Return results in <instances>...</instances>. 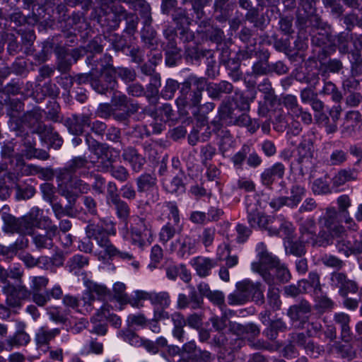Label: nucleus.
Returning a JSON list of instances; mask_svg holds the SVG:
<instances>
[{
    "label": "nucleus",
    "mask_w": 362,
    "mask_h": 362,
    "mask_svg": "<svg viewBox=\"0 0 362 362\" xmlns=\"http://www.w3.org/2000/svg\"><path fill=\"white\" fill-rule=\"evenodd\" d=\"M132 244L143 247L153 241L152 226L151 222L145 218L138 217L131 227Z\"/></svg>",
    "instance_id": "obj_9"
},
{
    "label": "nucleus",
    "mask_w": 362,
    "mask_h": 362,
    "mask_svg": "<svg viewBox=\"0 0 362 362\" xmlns=\"http://www.w3.org/2000/svg\"><path fill=\"white\" fill-rule=\"evenodd\" d=\"M86 289L81 296L84 311L91 313L94 308L93 303L96 300L104 301L110 294V290L103 284H99L93 281H84Z\"/></svg>",
    "instance_id": "obj_7"
},
{
    "label": "nucleus",
    "mask_w": 362,
    "mask_h": 362,
    "mask_svg": "<svg viewBox=\"0 0 362 362\" xmlns=\"http://www.w3.org/2000/svg\"><path fill=\"white\" fill-rule=\"evenodd\" d=\"M196 248V240L189 235H184L178 238L170 244L169 250L175 252L180 257L190 255Z\"/></svg>",
    "instance_id": "obj_12"
},
{
    "label": "nucleus",
    "mask_w": 362,
    "mask_h": 362,
    "mask_svg": "<svg viewBox=\"0 0 362 362\" xmlns=\"http://www.w3.org/2000/svg\"><path fill=\"white\" fill-rule=\"evenodd\" d=\"M342 63L337 59H329L327 62L322 63L320 65L321 75L327 77L329 72L338 73L342 69Z\"/></svg>",
    "instance_id": "obj_44"
},
{
    "label": "nucleus",
    "mask_w": 362,
    "mask_h": 362,
    "mask_svg": "<svg viewBox=\"0 0 362 362\" xmlns=\"http://www.w3.org/2000/svg\"><path fill=\"white\" fill-rule=\"evenodd\" d=\"M298 204V202L293 200L291 197H281L274 199H272L269 203V205L272 208L278 210L281 207L284 206H287L291 208H293L297 206Z\"/></svg>",
    "instance_id": "obj_55"
},
{
    "label": "nucleus",
    "mask_w": 362,
    "mask_h": 362,
    "mask_svg": "<svg viewBox=\"0 0 362 362\" xmlns=\"http://www.w3.org/2000/svg\"><path fill=\"white\" fill-rule=\"evenodd\" d=\"M188 288L190 290L189 293V300L192 305V308L194 310L202 308L204 305V298L198 291H196L194 286H189Z\"/></svg>",
    "instance_id": "obj_59"
},
{
    "label": "nucleus",
    "mask_w": 362,
    "mask_h": 362,
    "mask_svg": "<svg viewBox=\"0 0 362 362\" xmlns=\"http://www.w3.org/2000/svg\"><path fill=\"white\" fill-rule=\"evenodd\" d=\"M307 281H299L298 285H289L284 287V292L287 296L296 297L300 293L307 292Z\"/></svg>",
    "instance_id": "obj_60"
},
{
    "label": "nucleus",
    "mask_w": 362,
    "mask_h": 362,
    "mask_svg": "<svg viewBox=\"0 0 362 362\" xmlns=\"http://www.w3.org/2000/svg\"><path fill=\"white\" fill-rule=\"evenodd\" d=\"M362 242L361 240H356L353 244L351 242L344 240V238H337L336 240V245L339 250V251H343L346 256L351 254H361L362 252H355V247L356 243Z\"/></svg>",
    "instance_id": "obj_47"
},
{
    "label": "nucleus",
    "mask_w": 362,
    "mask_h": 362,
    "mask_svg": "<svg viewBox=\"0 0 362 362\" xmlns=\"http://www.w3.org/2000/svg\"><path fill=\"white\" fill-rule=\"evenodd\" d=\"M122 158L127 162L135 173L141 171L146 163V159L138 151L132 146H128L123 149Z\"/></svg>",
    "instance_id": "obj_22"
},
{
    "label": "nucleus",
    "mask_w": 362,
    "mask_h": 362,
    "mask_svg": "<svg viewBox=\"0 0 362 362\" xmlns=\"http://www.w3.org/2000/svg\"><path fill=\"white\" fill-rule=\"evenodd\" d=\"M42 111L35 107L30 111L25 112L22 117V122L28 127L33 133L40 134V129L45 127L46 125L42 123Z\"/></svg>",
    "instance_id": "obj_23"
},
{
    "label": "nucleus",
    "mask_w": 362,
    "mask_h": 362,
    "mask_svg": "<svg viewBox=\"0 0 362 362\" xmlns=\"http://www.w3.org/2000/svg\"><path fill=\"white\" fill-rule=\"evenodd\" d=\"M312 310L310 303L305 300H301L298 303L291 305L288 311L287 315L293 322L300 321L305 322L308 317V315Z\"/></svg>",
    "instance_id": "obj_21"
},
{
    "label": "nucleus",
    "mask_w": 362,
    "mask_h": 362,
    "mask_svg": "<svg viewBox=\"0 0 362 362\" xmlns=\"http://www.w3.org/2000/svg\"><path fill=\"white\" fill-rule=\"evenodd\" d=\"M64 124L70 133L79 135L83 132L85 127L90 126L91 116L87 114L72 115L66 119Z\"/></svg>",
    "instance_id": "obj_15"
},
{
    "label": "nucleus",
    "mask_w": 362,
    "mask_h": 362,
    "mask_svg": "<svg viewBox=\"0 0 362 362\" xmlns=\"http://www.w3.org/2000/svg\"><path fill=\"white\" fill-rule=\"evenodd\" d=\"M107 7L110 9L111 13L105 18L107 21V26L109 29L115 30L119 27L122 20H124L129 13L119 4L114 3Z\"/></svg>",
    "instance_id": "obj_25"
},
{
    "label": "nucleus",
    "mask_w": 362,
    "mask_h": 362,
    "mask_svg": "<svg viewBox=\"0 0 362 362\" xmlns=\"http://www.w3.org/2000/svg\"><path fill=\"white\" fill-rule=\"evenodd\" d=\"M88 160L86 157L78 156L72 158L66 165L62 168L59 169L57 175H61L66 172L69 176L75 175V173L81 169H88Z\"/></svg>",
    "instance_id": "obj_31"
},
{
    "label": "nucleus",
    "mask_w": 362,
    "mask_h": 362,
    "mask_svg": "<svg viewBox=\"0 0 362 362\" xmlns=\"http://www.w3.org/2000/svg\"><path fill=\"white\" fill-rule=\"evenodd\" d=\"M338 213L334 207L327 208L325 215L320 218L321 223L329 230L341 233L344 232L342 226H337Z\"/></svg>",
    "instance_id": "obj_30"
},
{
    "label": "nucleus",
    "mask_w": 362,
    "mask_h": 362,
    "mask_svg": "<svg viewBox=\"0 0 362 362\" xmlns=\"http://www.w3.org/2000/svg\"><path fill=\"white\" fill-rule=\"evenodd\" d=\"M235 287V291L228 296L229 305H243L250 300L257 304H262L264 302V288L261 283L244 279L238 282Z\"/></svg>",
    "instance_id": "obj_5"
},
{
    "label": "nucleus",
    "mask_w": 362,
    "mask_h": 362,
    "mask_svg": "<svg viewBox=\"0 0 362 362\" xmlns=\"http://www.w3.org/2000/svg\"><path fill=\"white\" fill-rule=\"evenodd\" d=\"M183 230V226H175L168 221L162 228L159 232V240L163 245H165L170 240L175 237L176 234H180Z\"/></svg>",
    "instance_id": "obj_34"
},
{
    "label": "nucleus",
    "mask_w": 362,
    "mask_h": 362,
    "mask_svg": "<svg viewBox=\"0 0 362 362\" xmlns=\"http://www.w3.org/2000/svg\"><path fill=\"white\" fill-rule=\"evenodd\" d=\"M117 81L113 74L110 71L101 73L100 78L91 81L92 88L100 94H105L108 91H112L117 86Z\"/></svg>",
    "instance_id": "obj_19"
},
{
    "label": "nucleus",
    "mask_w": 362,
    "mask_h": 362,
    "mask_svg": "<svg viewBox=\"0 0 362 362\" xmlns=\"http://www.w3.org/2000/svg\"><path fill=\"white\" fill-rule=\"evenodd\" d=\"M232 124L247 127L250 131L252 132H255L258 128V125H257L255 122H253L250 117L246 113H242L239 115H237Z\"/></svg>",
    "instance_id": "obj_50"
},
{
    "label": "nucleus",
    "mask_w": 362,
    "mask_h": 362,
    "mask_svg": "<svg viewBox=\"0 0 362 362\" xmlns=\"http://www.w3.org/2000/svg\"><path fill=\"white\" fill-rule=\"evenodd\" d=\"M304 243L293 241V239L285 241V247L287 253L300 257L305 253Z\"/></svg>",
    "instance_id": "obj_45"
},
{
    "label": "nucleus",
    "mask_w": 362,
    "mask_h": 362,
    "mask_svg": "<svg viewBox=\"0 0 362 362\" xmlns=\"http://www.w3.org/2000/svg\"><path fill=\"white\" fill-rule=\"evenodd\" d=\"M139 192H144L152 189L157 183V179L154 174L144 173L139 176L136 180Z\"/></svg>",
    "instance_id": "obj_37"
},
{
    "label": "nucleus",
    "mask_w": 362,
    "mask_h": 362,
    "mask_svg": "<svg viewBox=\"0 0 362 362\" xmlns=\"http://www.w3.org/2000/svg\"><path fill=\"white\" fill-rule=\"evenodd\" d=\"M30 288L32 293L40 292L43 288H45L48 284V279L45 276H33L30 277Z\"/></svg>",
    "instance_id": "obj_61"
},
{
    "label": "nucleus",
    "mask_w": 362,
    "mask_h": 362,
    "mask_svg": "<svg viewBox=\"0 0 362 362\" xmlns=\"http://www.w3.org/2000/svg\"><path fill=\"white\" fill-rule=\"evenodd\" d=\"M62 303L66 307L71 308L76 310L77 312H79L84 315L88 313L86 311H84V308L83 307V301L81 300V298L79 300L76 296L67 294L63 297Z\"/></svg>",
    "instance_id": "obj_46"
},
{
    "label": "nucleus",
    "mask_w": 362,
    "mask_h": 362,
    "mask_svg": "<svg viewBox=\"0 0 362 362\" xmlns=\"http://www.w3.org/2000/svg\"><path fill=\"white\" fill-rule=\"evenodd\" d=\"M358 172L356 168H341L332 177V184L334 187L343 186L346 182L358 180Z\"/></svg>",
    "instance_id": "obj_27"
},
{
    "label": "nucleus",
    "mask_w": 362,
    "mask_h": 362,
    "mask_svg": "<svg viewBox=\"0 0 362 362\" xmlns=\"http://www.w3.org/2000/svg\"><path fill=\"white\" fill-rule=\"evenodd\" d=\"M151 303L157 308L166 309L171 303L170 296L167 291H152Z\"/></svg>",
    "instance_id": "obj_40"
},
{
    "label": "nucleus",
    "mask_w": 362,
    "mask_h": 362,
    "mask_svg": "<svg viewBox=\"0 0 362 362\" xmlns=\"http://www.w3.org/2000/svg\"><path fill=\"white\" fill-rule=\"evenodd\" d=\"M315 223L312 218H307L302 221L300 224L299 231L300 235L299 237L301 243L310 244L313 246H316V233H315Z\"/></svg>",
    "instance_id": "obj_24"
},
{
    "label": "nucleus",
    "mask_w": 362,
    "mask_h": 362,
    "mask_svg": "<svg viewBox=\"0 0 362 362\" xmlns=\"http://www.w3.org/2000/svg\"><path fill=\"white\" fill-rule=\"evenodd\" d=\"M113 74H117L125 83L132 82L136 77V74L134 69L125 67L116 69Z\"/></svg>",
    "instance_id": "obj_63"
},
{
    "label": "nucleus",
    "mask_w": 362,
    "mask_h": 362,
    "mask_svg": "<svg viewBox=\"0 0 362 362\" xmlns=\"http://www.w3.org/2000/svg\"><path fill=\"white\" fill-rule=\"evenodd\" d=\"M2 291L6 296V304L11 308L21 307L23 300L31 297V291L23 282L16 284L7 282L2 287Z\"/></svg>",
    "instance_id": "obj_8"
},
{
    "label": "nucleus",
    "mask_w": 362,
    "mask_h": 362,
    "mask_svg": "<svg viewBox=\"0 0 362 362\" xmlns=\"http://www.w3.org/2000/svg\"><path fill=\"white\" fill-rule=\"evenodd\" d=\"M255 99V94L250 93H236L237 107L242 111H248L250 110V103Z\"/></svg>",
    "instance_id": "obj_48"
},
{
    "label": "nucleus",
    "mask_w": 362,
    "mask_h": 362,
    "mask_svg": "<svg viewBox=\"0 0 362 362\" xmlns=\"http://www.w3.org/2000/svg\"><path fill=\"white\" fill-rule=\"evenodd\" d=\"M174 111L169 104H164L162 107L156 110L154 119L156 123L153 126V133H160L163 129V124L173 119Z\"/></svg>",
    "instance_id": "obj_26"
},
{
    "label": "nucleus",
    "mask_w": 362,
    "mask_h": 362,
    "mask_svg": "<svg viewBox=\"0 0 362 362\" xmlns=\"http://www.w3.org/2000/svg\"><path fill=\"white\" fill-rule=\"evenodd\" d=\"M320 94L331 95L332 99L337 103L340 102L342 99L341 92L338 90L335 84L331 81L325 82L324 87L320 92Z\"/></svg>",
    "instance_id": "obj_52"
},
{
    "label": "nucleus",
    "mask_w": 362,
    "mask_h": 362,
    "mask_svg": "<svg viewBox=\"0 0 362 362\" xmlns=\"http://www.w3.org/2000/svg\"><path fill=\"white\" fill-rule=\"evenodd\" d=\"M258 260L252 263V270L258 273L269 285H273L274 279L270 273L276 269V278L281 282H287L291 279V274L285 264H281L279 258L269 252L264 243H259L256 247Z\"/></svg>",
    "instance_id": "obj_2"
},
{
    "label": "nucleus",
    "mask_w": 362,
    "mask_h": 362,
    "mask_svg": "<svg viewBox=\"0 0 362 362\" xmlns=\"http://www.w3.org/2000/svg\"><path fill=\"white\" fill-rule=\"evenodd\" d=\"M1 155L3 158L8 159L11 164L15 160L17 168H21L25 164L22 155L15 153L14 145L12 143H4L1 146Z\"/></svg>",
    "instance_id": "obj_35"
},
{
    "label": "nucleus",
    "mask_w": 362,
    "mask_h": 362,
    "mask_svg": "<svg viewBox=\"0 0 362 362\" xmlns=\"http://www.w3.org/2000/svg\"><path fill=\"white\" fill-rule=\"evenodd\" d=\"M332 285L339 288L340 294L346 297L349 293H355L358 291L356 284L349 280L341 272H333L331 275Z\"/></svg>",
    "instance_id": "obj_17"
},
{
    "label": "nucleus",
    "mask_w": 362,
    "mask_h": 362,
    "mask_svg": "<svg viewBox=\"0 0 362 362\" xmlns=\"http://www.w3.org/2000/svg\"><path fill=\"white\" fill-rule=\"evenodd\" d=\"M286 171L285 165L281 163H276L269 168H265L260 175L261 183L271 187L277 180L283 179Z\"/></svg>",
    "instance_id": "obj_16"
},
{
    "label": "nucleus",
    "mask_w": 362,
    "mask_h": 362,
    "mask_svg": "<svg viewBox=\"0 0 362 362\" xmlns=\"http://www.w3.org/2000/svg\"><path fill=\"white\" fill-rule=\"evenodd\" d=\"M98 167L102 172H109L112 177L121 182H124L129 178V170L123 165H113L112 163L101 162Z\"/></svg>",
    "instance_id": "obj_29"
},
{
    "label": "nucleus",
    "mask_w": 362,
    "mask_h": 362,
    "mask_svg": "<svg viewBox=\"0 0 362 362\" xmlns=\"http://www.w3.org/2000/svg\"><path fill=\"white\" fill-rule=\"evenodd\" d=\"M55 53L58 59V69L62 72L68 71L72 64L69 52L62 47H57Z\"/></svg>",
    "instance_id": "obj_38"
},
{
    "label": "nucleus",
    "mask_w": 362,
    "mask_h": 362,
    "mask_svg": "<svg viewBox=\"0 0 362 362\" xmlns=\"http://www.w3.org/2000/svg\"><path fill=\"white\" fill-rule=\"evenodd\" d=\"M56 180L59 193L68 200L70 205L75 204L79 194H86L90 189L88 183L75 175L69 176L66 172L56 175Z\"/></svg>",
    "instance_id": "obj_6"
},
{
    "label": "nucleus",
    "mask_w": 362,
    "mask_h": 362,
    "mask_svg": "<svg viewBox=\"0 0 362 362\" xmlns=\"http://www.w3.org/2000/svg\"><path fill=\"white\" fill-rule=\"evenodd\" d=\"M86 233L88 238H93L98 246L103 249V250L98 254L100 260L105 261L107 258L119 257L123 260H132V265L135 269L139 268V262L134 259L132 254L128 252L119 250L111 243L109 238V233L107 230L104 228L102 223H89L86 228Z\"/></svg>",
    "instance_id": "obj_3"
},
{
    "label": "nucleus",
    "mask_w": 362,
    "mask_h": 362,
    "mask_svg": "<svg viewBox=\"0 0 362 362\" xmlns=\"http://www.w3.org/2000/svg\"><path fill=\"white\" fill-rule=\"evenodd\" d=\"M361 121V114L357 110H351L346 113L341 126V134L345 136H351L355 132L357 124Z\"/></svg>",
    "instance_id": "obj_28"
},
{
    "label": "nucleus",
    "mask_w": 362,
    "mask_h": 362,
    "mask_svg": "<svg viewBox=\"0 0 362 362\" xmlns=\"http://www.w3.org/2000/svg\"><path fill=\"white\" fill-rule=\"evenodd\" d=\"M180 95L176 100L180 113L188 115V110L196 115L199 112V105L202 98V92L206 86V91L210 98L220 99L224 94H230L233 90V86L226 81L219 83H210L206 85V79L194 75L189 76L181 84Z\"/></svg>",
    "instance_id": "obj_1"
},
{
    "label": "nucleus",
    "mask_w": 362,
    "mask_h": 362,
    "mask_svg": "<svg viewBox=\"0 0 362 362\" xmlns=\"http://www.w3.org/2000/svg\"><path fill=\"white\" fill-rule=\"evenodd\" d=\"M312 190L315 194H325L331 192L329 184L322 178L314 180Z\"/></svg>",
    "instance_id": "obj_64"
},
{
    "label": "nucleus",
    "mask_w": 362,
    "mask_h": 362,
    "mask_svg": "<svg viewBox=\"0 0 362 362\" xmlns=\"http://www.w3.org/2000/svg\"><path fill=\"white\" fill-rule=\"evenodd\" d=\"M235 110L228 103H223L218 108V116L221 120L227 124H232L236 118Z\"/></svg>",
    "instance_id": "obj_41"
},
{
    "label": "nucleus",
    "mask_w": 362,
    "mask_h": 362,
    "mask_svg": "<svg viewBox=\"0 0 362 362\" xmlns=\"http://www.w3.org/2000/svg\"><path fill=\"white\" fill-rule=\"evenodd\" d=\"M39 135L45 142L55 149L59 148L63 144V139L59 134L54 131L52 126L46 125L43 129H40Z\"/></svg>",
    "instance_id": "obj_32"
},
{
    "label": "nucleus",
    "mask_w": 362,
    "mask_h": 362,
    "mask_svg": "<svg viewBox=\"0 0 362 362\" xmlns=\"http://www.w3.org/2000/svg\"><path fill=\"white\" fill-rule=\"evenodd\" d=\"M89 259L82 255H76L71 257L66 263V267L70 272L77 274L82 268L88 264Z\"/></svg>",
    "instance_id": "obj_39"
},
{
    "label": "nucleus",
    "mask_w": 362,
    "mask_h": 362,
    "mask_svg": "<svg viewBox=\"0 0 362 362\" xmlns=\"http://www.w3.org/2000/svg\"><path fill=\"white\" fill-rule=\"evenodd\" d=\"M109 204L113 205L117 214L119 218L126 219L129 216L130 209L128 204L120 198L110 202Z\"/></svg>",
    "instance_id": "obj_54"
},
{
    "label": "nucleus",
    "mask_w": 362,
    "mask_h": 362,
    "mask_svg": "<svg viewBox=\"0 0 362 362\" xmlns=\"http://www.w3.org/2000/svg\"><path fill=\"white\" fill-rule=\"evenodd\" d=\"M6 209V206L3 207L1 217L5 225V230L7 232L31 235L35 227L41 228L42 221L40 220L41 211L39 208H32L28 214L21 218H16L4 212V210Z\"/></svg>",
    "instance_id": "obj_4"
},
{
    "label": "nucleus",
    "mask_w": 362,
    "mask_h": 362,
    "mask_svg": "<svg viewBox=\"0 0 362 362\" xmlns=\"http://www.w3.org/2000/svg\"><path fill=\"white\" fill-rule=\"evenodd\" d=\"M298 163L301 165L300 171L303 173V168H307L311 164V159L314 154V146L311 139L303 138L299 144L298 148Z\"/></svg>",
    "instance_id": "obj_20"
},
{
    "label": "nucleus",
    "mask_w": 362,
    "mask_h": 362,
    "mask_svg": "<svg viewBox=\"0 0 362 362\" xmlns=\"http://www.w3.org/2000/svg\"><path fill=\"white\" fill-rule=\"evenodd\" d=\"M209 321L211 322L212 327L218 332H223L227 327H228L229 320L226 315L222 316L214 315L212 316Z\"/></svg>",
    "instance_id": "obj_62"
},
{
    "label": "nucleus",
    "mask_w": 362,
    "mask_h": 362,
    "mask_svg": "<svg viewBox=\"0 0 362 362\" xmlns=\"http://www.w3.org/2000/svg\"><path fill=\"white\" fill-rule=\"evenodd\" d=\"M125 290L126 286L123 283L117 282L113 286L114 297L121 304H127L128 302Z\"/></svg>",
    "instance_id": "obj_58"
},
{
    "label": "nucleus",
    "mask_w": 362,
    "mask_h": 362,
    "mask_svg": "<svg viewBox=\"0 0 362 362\" xmlns=\"http://www.w3.org/2000/svg\"><path fill=\"white\" fill-rule=\"evenodd\" d=\"M60 329H49L47 327H40L36 332L35 340L38 348L48 345L49 341L60 334Z\"/></svg>",
    "instance_id": "obj_33"
},
{
    "label": "nucleus",
    "mask_w": 362,
    "mask_h": 362,
    "mask_svg": "<svg viewBox=\"0 0 362 362\" xmlns=\"http://www.w3.org/2000/svg\"><path fill=\"white\" fill-rule=\"evenodd\" d=\"M119 336L123 341L127 342L131 346L139 348L141 342L142 337L137 334L131 329H122L119 332Z\"/></svg>",
    "instance_id": "obj_43"
},
{
    "label": "nucleus",
    "mask_w": 362,
    "mask_h": 362,
    "mask_svg": "<svg viewBox=\"0 0 362 362\" xmlns=\"http://www.w3.org/2000/svg\"><path fill=\"white\" fill-rule=\"evenodd\" d=\"M103 352V344L97 339H90L84 346L81 353L83 354H102Z\"/></svg>",
    "instance_id": "obj_51"
},
{
    "label": "nucleus",
    "mask_w": 362,
    "mask_h": 362,
    "mask_svg": "<svg viewBox=\"0 0 362 362\" xmlns=\"http://www.w3.org/2000/svg\"><path fill=\"white\" fill-rule=\"evenodd\" d=\"M216 155V148L210 144L202 146L200 149L201 162L204 166H208Z\"/></svg>",
    "instance_id": "obj_49"
},
{
    "label": "nucleus",
    "mask_w": 362,
    "mask_h": 362,
    "mask_svg": "<svg viewBox=\"0 0 362 362\" xmlns=\"http://www.w3.org/2000/svg\"><path fill=\"white\" fill-rule=\"evenodd\" d=\"M86 143L88 145V150L95 155L98 158L105 160L103 162L109 163L115 161L116 156H113V153L115 151V148L106 144L98 142L89 134L86 136Z\"/></svg>",
    "instance_id": "obj_10"
},
{
    "label": "nucleus",
    "mask_w": 362,
    "mask_h": 362,
    "mask_svg": "<svg viewBox=\"0 0 362 362\" xmlns=\"http://www.w3.org/2000/svg\"><path fill=\"white\" fill-rule=\"evenodd\" d=\"M173 20L176 23L177 28L181 30L180 33L181 39L185 42L192 40L194 34L188 28L190 18L188 17L187 11L182 8L176 9L173 13Z\"/></svg>",
    "instance_id": "obj_14"
},
{
    "label": "nucleus",
    "mask_w": 362,
    "mask_h": 362,
    "mask_svg": "<svg viewBox=\"0 0 362 362\" xmlns=\"http://www.w3.org/2000/svg\"><path fill=\"white\" fill-rule=\"evenodd\" d=\"M182 173L175 176L172 180L165 185L166 189L170 193L182 192L185 191V186L182 181Z\"/></svg>",
    "instance_id": "obj_57"
},
{
    "label": "nucleus",
    "mask_w": 362,
    "mask_h": 362,
    "mask_svg": "<svg viewBox=\"0 0 362 362\" xmlns=\"http://www.w3.org/2000/svg\"><path fill=\"white\" fill-rule=\"evenodd\" d=\"M216 235V229L214 227L204 228L199 236V240L207 248L212 245Z\"/></svg>",
    "instance_id": "obj_56"
},
{
    "label": "nucleus",
    "mask_w": 362,
    "mask_h": 362,
    "mask_svg": "<svg viewBox=\"0 0 362 362\" xmlns=\"http://www.w3.org/2000/svg\"><path fill=\"white\" fill-rule=\"evenodd\" d=\"M295 227L282 215H276L273 227L270 228V235L283 237L286 240L293 238Z\"/></svg>",
    "instance_id": "obj_13"
},
{
    "label": "nucleus",
    "mask_w": 362,
    "mask_h": 362,
    "mask_svg": "<svg viewBox=\"0 0 362 362\" xmlns=\"http://www.w3.org/2000/svg\"><path fill=\"white\" fill-rule=\"evenodd\" d=\"M348 158L349 153L346 149L334 148L330 152L326 162L329 166H341L348 160Z\"/></svg>",
    "instance_id": "obj_36"
},
{
    "label": "nucleus",
    "mask_w": 362,
    "mask_h": 362,
    "mask_svg": "<svg viewBox=\"0 0 362 362\" xmlns=\"http://www.w3.org/2000/svg\"><path fill=\"white\" fill-rule=\"evenodd\" d=\"M30 340V338L28 334L24 332H18L13 337L8 338L6 342L10 347H13L26 345Z\"/></svg>",
    "instance_id": "obj_53"
},
{
    "label": "nucleus",
    "mask_w": 362,
    "mask_h": 362,
    "mask_svg": "<svg viewBox=\"0 0 362 362\" xmlns=\"http://www.w3.org/2000/svg\"><path fill=\"white\" fill-rule=\"evenodd\" d=\"M276 216V215H266L257 209H252L247 211V222L251 228L265 230L270 235V228L273 227Z\"/></svg>",
    "instance_id": "obj_11"
},
{
    "label": "nucleus",
    "mask_w": 362,
    "mask_h": 362,
    "mask_svg": "<svg viewBox=\"0 0 362 362\" xmlns=\"http://www.w3.org/2000/svg\"><path fill=\"white\" fill-rule=\"evenodd\" d=\"M40 15L41 13H33L32 16L25 17L21 12L17 11L11 15L10 19L12 22L15 23L17 26L21 25L25 23L30 25H35L40 20Z\"/></svg>",
    "instance_id": "obj_42"
},
{
    "label": "nucleus",
    "mask_w": 362,
    "mask_h": 362,
    "mask_svg": "<svg viewBox=\"0 0 362 362\" xmlns=\"http://www.w3.org/2000/svg\"><path fill=\"white\" fill-rule=\"evenodd\" d=\"M190 264L196 272L197 275L201 278H206L210 276L212 269L217 265L215 259L204 256L194 257L192 259Z\"/></svg>",
    "instance_id": "obj_18"
}]
</instances>
